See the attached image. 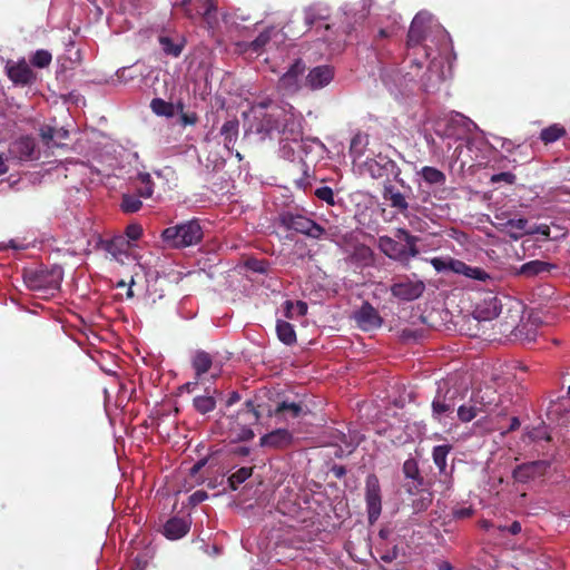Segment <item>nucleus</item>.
Segmentation results:
<instances>
[{
  "label": "nucleus",
  "instance_id": "obj_1",
  "mask_svg": "<svg viewBox=\"0 0 570 570\" xmlns=\"http://www.w3.org/2000/svg\"><path fill=\"white\" fill-rule=\"evenodd\" d=\"M255 131L263 137L279 138V141L299 142L303 138L302 118L286 108L267 99L254 108Z\"/></svg>",
  "mask_w": 570,
  "mask_h": 570
},
{
  "label": "nucleus",
  "instance_id": "obj_2",
  "mask_svg": "<svg viewBox=\"0 0 570 570\" xmlns=\"http://www.w3.org/2000/svg\"><path fill=\"white\" fill-rule=\"evenodd\" d=\"M203 236L204 232L197 218L167 227L161 233L163 240L175 248L196 245L202 242Z\"/></svg>",
  "mask_w": 570,
  "mask_h": 570
},
{
  "label": "nucleus",
  "instance_id": "obj_3",
  "mask_svg": "<svg viewBox=\"0 0 570 570\" xmlns=\"http://www.w3.org/2000/svg\"><path fill=\"white\" fill-rule=\"evenodd\" d=\"M396 237L403 238L406 244L402 245L390 236H380L379 238V247L387 257L393 259H404L407 257H415L419 254V248L416 246L419 238L416 236L411 235L404 228H399L396 229Z\"/></svg>",
  "mask_w": 570,
  "mask_h": 570
},
{
  "label": "nucleus",
  "instance_id": "obj_4",
  "mask_svg": "<svg viewBox=\"0 0 570 570\" xmlns=\"http://www.w3.org/2000/svg\"><path fill=\"white\" fill-rule=\"evenodd\" d=\"M360 168L362 174H367L373 179H383L385 183L391 181V178H393L402 187L405 186L399 165L382 154H379L376 158L366 159Z\"/></svg>",
  "mask_w": 570,
  "mask_h": 570
},
{
  "label": "nucleus",
  "instance_id": "obj_5",
  "mask_svg": "<svg viewBox=\"0 0 570 570\" xmlns=\"http://www.w3.org/2000/svg\"><path fill=\"white\" fill-rule=\"evenodd\" d=\"M23 281L27 287L36 292L56 291L62 281V269L58 266L26 271Z\"/></svg>",
  "mask_w": 570,
  "mask_h": 570
},
{
  "label": "nucleus",
  "instance_id": "obj_6",
  "mask_svg": "<svg viewBox=\"0 0 570 570\" xmlns=\"http://www.w3.org/2000/svg\"><path fill=\"white\" fill-rule=\"evenodd\" d=\"M259 419V413L255 409L253 401L245 403V409L237 413V416H228V430L230 434L238 441H248L254 438L253 430L248 426L253 421Z\"/></svg>",
  "mask_w": 570,
  "mask_h": 570
},
{
  "label": "nucleus",
  "instance_id": "obj_7",
  "mask_svg": "<svg viewBox=\"0 0 570 570\" xmlns=\"http://www.w3.org/2000/svg\"><path fill=\"white\" fill-rule=\"evenodd\" d=\"M279 223L288 230H294L314 239H320L325 234V229L321 225L302 214L282 213Z\"/></svg>",
  "mask_w": 570,
  "mask_h": 570
},
{
  "label": "nucleus",
  "instance_id": "obj_8",
  "mask_svg": "<svg viewBox=\"0 0 570 570\" xmlns=\"http://www.w3.org/2000/svg\"><path fill=\"white\" fill-rule=\"evenodd\" d=\"M8 157L19 161H29L38 159L36 139L29 135L20 136L10 142L8 148Z\"/></svg>",
  "mask_w": 570,
  "mask_h": 570
},
{
  "label": "nucleus",
  "instance_id": "obj_9",
  "mask_svg": "<svg viewBox=\"0 0 570 570\" xmlns=\"http://www.w3.org/2000/svg\"><path fill=\"white\" fill-rule=\"evenodd\" d=\"M365 500L370 523H374L382 512V497L379 479L370 474L365 482Z\"/></svg>",
  "mask_w": 570,
  "mask_h": 570
},
{
  "label": "nucleus",
  "instance_id": "obj_10",
  "mask_svg": "<svg viewBox=\"0 0 570 570\" xmlns=\"http://www.w3.org/2000/svg\"><path fill=\"white\" fill-rule=\"evenodd\" d=\"M425 289L422 281H413L409 277H402L391 285V293L400 301H414L419 298Z\"/></svg>",
  "mask_w": 570,
  "mask_h": 570
},
{
  "label": "nucleus",
  "instance_id": "obj_11",
  "mask_svg": "<svg viewBox=\"0 0 570 570\" xmlns=\"http://www.w3.org/2000/svg\"><path fill=\"white\" fill-rule=\"evenodd\" d=\"M354 321L361 330L366 332L380 328L383 323L377 309L368 302H364L361 307L354 312Z\"/></svg>",
  "mask_w": 570,
  "mask_h": 570
},
{
  "label": "nucleus",
  "instance_id": "obj_12",
  "mask_svg": "<svg viewBox=\"0 0 570 570\" xmlns=\"http://www.w3.org/2000/svg\"><path fill=\"white\" fill-rule=\"evenodd\" d=\"M306 67L302 59L295 60L288 70L279 78L278 87L286 94H295L299 90V77Z\"/></svg>",
  "mask_w": 570,
  "mask_h": 570
},
{
  "label": "nucleus",
  "instance_id": "obj_13",
  "mask_svg": "<svg viewBox=\"0 0 570 570\" xmlns=\"http://www.w3.org/2000/svg\"><path fill=\"white\" fill-rule=\"evenodd\" d=\"M6 70L8 78L18 86L31 85L36 79L35 72L24 59L16 63L9 61L6 66Z\"/></svg>",
  "mask_w": 570,
  "mask_h": 570
},
{
  "label": "nucleus",
  "instance_id": "obj_14",
  "mask_svg": "<svg viewBox=\"0 0 570 570\" xmlns=\"http://www.w3.org/2000/svg\"><path fill=\"white\" fill-rule=\"evenodd\" d=\"M495 218L500 220L498 223V228L515 240L529 233V222L527 218L520 217L504 219L503 214H495Z\"/></svg>",
  "mask_w": 570,
  "mask_h": 570
},
{
  "label": "nucleus",
  "instance_id": "obj_15",
  "mask_svg": "<svg viewBox=\"0 0 570 570\" xmlns=\"http://www.w3.org/2000/svg\"><path fill=\"white\" fill-rule=\"evenodd\" d=\"M333 78V67L328 65L317 66L307 73L305 85L312 90H318L327 86Z\"/></svg>",
  "mask_w": 570,
  "mask_h": 570
},
{
  "label": "nucleus",
  "instance_id": "obj_16",
  "mask_svg": "<svg viewBox=\"0 0 570 570\" xmlns=\"http://www.w3.org/2000/svg\"><path fill=\"white\" fill-rule=\"evenodd\" d=\"M453 396L449 395V391L442 392V387L439 386L436 395L432 401V417L442 423L446 414L452 413L454 409Z\"/></svg>",
  "mask_w": 570,
  "mask_h": 570
},
{
  "label": "nucleus",
  "instance_id": "obj_17",
  "mask_svg": "<svg viewBox=\"0 0 570 570\" xmlns=\"http://www.w3.org/2000/svg\"><path fill=\"white\" fill-rule=\"evenodd\" d=\"M131 245L129 240L120 235L115 236L110 240L106 242L105 249L111 256L112 259L124 264L125 258L129 257Z\"/></svg>",
  "mask_w": 570,
  "mask_h": 570
},
{
  "label": "nucleus",
  "instance_id": "obj_18",
  "mask_svg": "<svg viewBox=\"0 0 570 570\" xmlns=\"http://www.w3.org/2000/svg\"><path fill=\"white\" fill-rule=\"evenodd\" d=\"M383 198L389 202L390 206L396 209L400 214H405L409 210V203L404 194L399 191L391 181H385L382 190Z\"/></svg>",
  "mask_w": 570,
  "mask_h": 570
},
{
  "label": "nucleus",
  "instance_id": "obj_19",
  "mask_svg": "<svg viewBox=\"0 0 570 570\" xmlns=\"http://www.w3.org/2000/svg\"><path fill=\"white\" fill-rule=\"evenodd\" d=\"M189 528L190 520L188 518L174 517L165 523L163 533L170 540H178L189 531Z\"/></svg>",
  "mask_w": 570,
  "mask_h": 570
},
{
  "label": "nucleus",
  "instance_id": "obj_20",
  "mask_svg": "<svg viewBox=\"0 0 570 570\" xmlns=\"http://www.w3.org/2000/svg\"><path fill=\"white\" fill-rule=\"evenodd\" d=\"M293 441L292 433L286 429H277L261 438V445L282 449L288 446Z\"/></svg>",
  "mask_w": 570,
  "mask_h": 570
},
{
  "label": "nucleus",
  "instance_id": "obj_21",
  "mask_svg": "<svg viewBox=\"0 0 570 570\" xmlns=\"http://www.w3.org/2000/svg\"><path fill=\"white\" fill-rule=\"evenodd\" d=\"M348 261L357 267H368L374 263V253L370 246L356 244L348 255Z\"/></svg>",
  "mask_w": 570,
  "mask_h": 570
},
{
  "label": "nucleus",
  "instance_id": "obj_22",
  "mask_svg": "<svg viewBox=\"0 0 570 570\" xmlns=\"http://www.w3.org/2000/svg\"><path fill=\"white\" fill-rule=\"evenodd\" d=\"M451 267H453V273L464 275L471 279L485 281L490 278L489 274L484 269L470 266L460 259H458V263H453Z\"/></svg>",
  "mask_w": 570,
  "mask_h": 570
},
{
  "label": "nucleus",
  "instance_id": "obj_23",
  "mask_svg": "<svg viewBox=\"0 0 570 570\" xmlns=\"http://www.w3.org/2000/svg\"><path fill=\"white\" fill-rule=\"evenodd\" d=\"M274 413L284 420H289L305 414V409L301 403L283 401L277 404Z\"/></svg>",
  "mask_w": 570,
  "mask_h": 570
},
{
  "label": "nucleus",
  "instance_id": "obj_24",
  "mask_svg": "<svg viewBox=\"0 0 570 570\" xmlns=\"http://www.w3.org/2000/svg\"><path fill=\"white\" fill-rule=\"evenodd\" d=\"M239 124L237 119L227 120L220 128V135L224 138V146L228 150H232L238 138Z\"/></svg>",
  "mask_w": 570,
  "mask_h": 570
},
{
  "label": "nucleus",
  "instance_id": "obj_25",
  "mask_svg": "<svg viewBox=\"0 0 570 570\" xmlns=\"http://www.w3.org/2000/svg\"><path fill=\"white\" fill-rule=\"evenodd\" d=\"M556 266L543 262V261H530L528 263H524L521 267L519 273L527 277H533L543 273H549L552 268Z\"/></svg>",
  "mask_w": 570,
  "mask_h": 570
},
{
  "label": "nucleus",
  "instance_id": "obj_26",
  "mask_svg": "<svg viewBox=\"0 0 570 570\" xmlns=\"http://www.w3.org/2000/svg\"><path fill=\"white\" fill-rule=\"evenodd\" d=\"M327 19L328 10L324 7L313 4L304 10V22L309 28Z\"/></svg>",
  "mask_w": 570,
  "mask_h": 570
},
{
  "label": "nucleus",
  "instance_id": "obj_27",
  "mask_svg": "<svg viewBox=\"0 0 570 570\" xmlns=\"http://www.w3.org/2000/svg\"><path fill=\"white\" fill-rule=\"evenodd\" d=\"M158 42L161 47V50L166 56H170L174 58H177L181 55L184 48H185V40L181 39L179 41H174L168 36H159Z\"/></svg>",
  "mask_w": 570,
  "mask_h": 570
},
{
  "label": "nucleus",
  "instance_id": "obj_28",
  "mask_svg": "<svg viewBox=\"0 0 570 570\" xmlns=\"http://www.w3.org/2000/svg\"><path fill=\"white\" fill-rule=\"evenodd\" d=\"M423 180L429 185L442 186L446 181V176L440 169L432 166H424L419 173Z\"/></svg>",
  "mask_w": 570,
  "mask_h": 570
},
{
  "label": "nucleus",
  "instance_id": "obj_29",
  "mask_svg": "<svg viewBox=\"0 0 570 570\" xmlns=\"http://www.w3.org/2000/svg\"><path fill=\"white\" fill-rule=\"evenodd\" d=\"M567 134L566 128L559 124L550 125L547 128H543L540 132V139L544 145L552 144L559 140Z\"/></svg>",
  "mask_w": 570,
  "mask_h": 570
},
{
  "label": "nucleus",
  "instance_id": "obj_30",
  "mask_svg": "<svg viewBox=\"0 0 570 570\" xmlns=\"http://www.w3.org/2000/svg\"><path fill=\"white\" fill-rule=\"evenodd\" d=\"M451 450L452 446L450 444H442L433 448V462L441 473H444L446 471V459Z\"/></svg>",
  "mask_w": 570,
  "mask_h": 570
},
{
  "label": "nucleus",
  "instance_id": "obj_31",
  "mask_svg": "<svg viewBox=\"0 0 570 570\" xmlns=\"http://www.w3.org/2000/svg\"><path fill=\"white\" fill-rule=\"evenodd\" d=\"M368 145V135L363 132H357L351 140L350 154L356 159L364 155L365 149Z\"/></svg>",
  "mask_w": 570,
  "mask_h": 570
},
{
  "label": "nucleus",
  "instance_id": "obj_32",
  "mask_svg": "<svg viewBox=\"0 0 570 570\" xmlns=\"http://www.w3.org/2000/svg\"><path fill=\"white\" fill-rule=\"evenodd\" d=\"M276 333L283 343L291 345L296 341L294 326L286 321H278L276 324Z\"/></svg>",
  "mask_w": 570,
  "mask_h": 570
},
{
  "label": "nucleus",
  "instance_id": "obj_33",
  "mask_svg": "<svg viewBox=\"0 0 570 570\" xmlns=\"http://www.w3.org/2000/svg\"><path fill=\"white\" fill-rule=\"evenodd\" d=\"M150 109L157 116H164L167 118H171L175 116V105L168 101H165L161 98H154L150 101Z\"/></svg>",
  "mask_w": 570,
  "mask_h": 570
},
{
  "label": "nucleus",
  "instance_id": "obj_34",
  "mask_svg": "<svg viewBox=\"0 0 570 570\" xmlns=\"http://www.w3.org/2000/svg\"><path fill=\"white\" fill-rule=\"evenodd\" d=\"M424 39V29L423 26L416 16L410 27L407 32V46L414 47L421 43Z\"/></svg>",
  "mask_w": 570,
  "mask_h": 570
},
{
  "label": "nucleus",
  "instance_id": "obj_35",
  "mask_svg": "<svg viewBox=\"0 0 570 570\" xmlns=\"http://www.w3.org/2000/svg\"><path fill=\"white\" fill-rule=\"evenodd\" d=\"M306 313L307 304L303 301H297L295 303H293L292 301H286L284 303V315L286 318L304 316Z\"/></svg>",
  "mask_w": 570,
  "mask_h": 570
},
{
  "label": "nucleus",
  "instance_id": "obj_36",
  "mask_svg": "<svg viewBox=\"0 0 570 570\" xmlns=\"http://www.w3.org/2000/svg\"><path fill=\"white\" fill-rule=\"evenodd\" d=\"M342 442L344 444V449L340 446V452H335L336 455H342L343 453L350 454L354 451V449L360 444L362 438L356 432L348 431V435L341 433Z\"/></svg>",
  "mask_w": 570,
  "mask_h": 570
},
{
  "label": "nucleus",
  "instance_id": "obj_37",
  "mask_svg": "<svg viewBox=\"0 0 570 570\" xmlns=\"http://www.w3.org/2000/svg\"><path fill=\"white\" fill-rule=\"evenodd\" d=\"M142 207L140 197L134 194H124L121 197L120 208L126 214L138 212Z\"/></svg>",
  "mask_w": 570,
  "mask_h": 570
},
{
  "label": "nucleus",
  "instance_id": "obj_38",
  "mask_svg": "<svg viewBox=\"0 0 570 570\" xmlns=\"http://www.w3.org/2000/svg\"><path fill=\"white\" fill-rule=\"evenodd\" d=\"M479 412H481V409L469 401L458 407L456 415L462 423H469L476 417Z\"/></svg>",
  "mask_w": 570,
  "mask_h": 570
},
{
  "label": "nucleus",
  "instance_id": "obj_39",
  "mask_svg": "<svg viewBox=\"0 0 570 570\" xmlns=\"http://www.w3.org/2000/svg\"><path fill=\"white\" fill-rule=\"evenodd\" d=\"M193 404L197 412L206 414L214 411L216 400L213 395H200L194 399Z\"/></svg>",
  "mask_w": 570,
  "mask_h": 570
},
{
  "label": "nucleus",
  "instance_id": "obj_40",
  "mask_svg": "<svg viewBox=\"0 0 570 570\" xmlns=\"http://www.w3.org/2000/svg\"><path fill=\"white\" fill-rule=\"evenodd\" d=\"M537 465V462H532L517 466L513 471V478L519 482H527L533 476Z\"/></svg>",
  "mask_w": 570,
  "mask_h": 570
},
{
  "label": "nucleus",
  "instance_id": "obj_41",
  "mask_svg": "<svg viewBox=\"0 0 570 570\" xmlns=\"http://www.w3.org/2000/svg\"><path fill=\"white\" fill-rule=\"evenodd\" d=\"M250 475H252V468L243 466V468L238 469L236 472H234L228 478V484H229L230 489L236 490L238 488V485L242 484L243 482H245L247 479H249Z\"/></svg>",
  "mask_w": 570,
  "mask_h": 570
},
{
  "label": "nucleus",
  "instance_id": "obj_42",
  "mask_svg": "<svg viewBox=\"0 0 570 570\" xmlns=\"http://www.w3.org/2000/svg\"><path fill=\"white\" fill-rule=\"evenodd\" d=\"M489 392L493 394L490 390H487L485 392L481 390L473 391L469 400L470 403L475 404L481 409V411H483L487 405H490L493 402V400L488 395Z\"/></svg>",
  "mask_w": 570,
  "mask_h": 570
},
{
  "label": "nucleus",
  "instance_id": "obj_43",
  "mask_svg": "<svg viewBox=\"0 0 570 570\" xmlns=\"http://www.w3.org/2000/svg\"><path fill=\"white\" fill-rule=\"evenodd\" d=\"M52 56L48 50H37L30 59L32 66L37 68H46L51 63Z\"/></svg>",
  "mask_w": 570,
  "mask_h": 570
},
{
  "label": "nucleus",
  "instance_id": "obj_44",
  "mask_svg": "<svg viewBox=\"0 0 570 570\" xmlns=\"http://www.w3.org/2000/svg\"><path fill=\"white\" fill-rule=\"evenodd\" d=\"M275 31L273 27L262 31L252 42L250 49L255 52L261 51L271 40L272 33Z\"/></svg>",
  "mask_w": 570,
  "mask_h": 570
},
{
  "label": "nucleus",
  "instance_id": "obj_45",
  "mask_svg": "<svg viewBox=\"0 0 570 570\" xmlns=\"http://www.w3.org/2000/svg\"><path fill=\"white\" fill-rule=\"evenodd\" d=\"M453 263H458V259L452 258V257H448V258L433 257L431 259V265L438 273L448 272V271L453 272V267H451L453 265Z\"/></svg>",
  "mask_w": 570,
  "mask_h": 570
},
{
  "label": "nucleus",
  "instance_id": "obj_46",
  "mask_svg": "<svg viewBox=\"0 0 570 570\" xmlns=\"http://www.w3.org/2000/svg\"><path fill=\"white\" fill-rule=\"evenodd\" d=\"M193 367L196 372L197 380H203V376L212 368V358H194Z\"/></svg>",
  "mask_w": 570,
  "mask_h": 570
},
{
  "label": "nucleus",
  "instance_id": "obj_47",
  "mask_svg": "<svg viewBox=\"0 0 570 570\" xmlns=\"http://www.w3.org/2000/svg\"><path fill=\"white\" fill-rule=\"evenodd\" d=\"M39 135H40V137L42 139V142L47 147H59L60 146L59 144H57L55 141L53 127H51V126H42L40 128Z\"/></svg>",
  "mask_w": 570,
  "mask_h": 570
},
{
  "label": "nucleus",
  "instance_id": "obj_48",
  "mask_svg": "<svg viewBox=\"0 0 570 570\" xmlns=\"http://www.w3.org/2000/svg\"><path fill=\"white\" fill-rule=\"evenodd\" d=\"M517 181V176L511 171H503L494 174L490 178L491 184L504 183L507 185H513Z\"/></svg>",
  "mask_w": 570,
  "mask_h": 570
},
{
  "label": "nucleus",
  "instance_id": "obj_49",
  "mask_svg": "<svg viewBox=\"0 0 570 570\" xmlns=\"http://www.w3.org/2000/svg\"><path fill=\"white\" fill-rule=\"evenodd\" d=\"M314 195L331 206L335 204L333 189L328 186L317 188Z\"/></svg>",
  "mask_w": 570,
  "mask_h": 570
},
{
  "label": "nucleus",
  "instance_id": "obj_50",
  "mask_svg": "<svg viewBox=\"0 0 570 570\" xmlns=\"http://www.w3.org/2000/svg\"><path fill=\"white\" fill-rule=\"evenodd\" d=\"M403 472L407 479L416 480L419 478V468L413 459H409L403 464Z\"/></svg>",
  "mask_w": 570,
  "mask_h": 570
},
{
  "label": "nucleus",
  "instance_id": "obj_51",
  "mask_svg": "<svg viewBox=\"0 0 570 570\" xmlns=\"http://www.w3.org/2000/svg\"><path fill=\"white\" fill-rule=\"evenodd\" d=\"M246 266L252 269L253 272L265 274L268 269V263L264 259H248L246 262Z\"/></svg>",
  "mask_w": 570,
  "mask_h": 570
},
{
  "label": "nucleus",
  "instance_id": "obj_52",
  "mask_svg": "<svg viewBox=\"0 0 570 570\" xmlns=\"http://www.w3.org/2000/svg\"><path fill=\"white\" fill-rule=\"evenodd\" d=\"M142 235V228L138 224H131L126 227L125 237L130 240H137Z\"/></svg>",
  "mask_w": 570,
  "mask_h": 570
},
{
  "label": "nucleus",
  "instance_id": "obj_53",
  "mask_svg": "<svg viewBox=\"0 0 570 570\" xmlns=\"http://www.w3.org/2000/svg\"><path fill=\"white\" fill-rule=\"evenodd\" d=\"M534 234H540L546 239H549L550 238V227L547 224L532 225V226L529 225L528 235H534Z\"/></svg>",
  "mask_w": 570,
  "mask_h": 570
},
{
  "label": "nucleus",
  "instance_id": "obj_54",
  "mask_svg": "<svg viewBox=\"0 0 570 570\" xmlns=\"http://www.w3.org/2000/svg\"><path fill=\"white\" fill-rule=\"evenodd\" d=\"M198 121V116L196 112H181L180 115V124L183 126H194Z\"/></svg>",
  "mask_w": 570,
  "mask_h": 570
},
{
  "label": "nucleus",
  "instance_id": "obj_55",
  "mask_svg": "<svg viewBox=\"0 0 570 570\" xmlns=\"http://www.w3.org/2000/svg\"><path fill=\"white\" fill-rule=\"evenodd\" d=\"M207 498H208V494L205 491L198 490V491H195L190 495L189 500H190L191 504H199V503L204 502L205 500H207Z\"/></svg>",
  "mask_w": 570,
  "mask_h": 570
},
{
  "label": "nucleus",
  "instance_id": "obj_56",
  "mask_svg": "<svg viewBox=\"0 0 570 570\" xmlns=\"http://www.w3.org/2000/svg\"><path fill=\"white\" fill-rule=\"evenodd\" d=\"M205 11L203 13L204 16V19L209 22V19L212 17V13L215 12L217 10V7L214 2V0H206L205 1Z\"/></svg>",
  "mask_w": 570,
  "mask_h": 570
},
{
  "label": "nucleus",
  "instance_id": "obj_57",
  "mask_svg": "<svg viewBox=\"0 0 570 570\" xmlns=\"http://www.w3.org/2000/svg\"><path fill=\"white\" fill-rule=\"evenodd\" d=\"M137 193L140 198H149L153 196V193H154V184H149V185H142V187L138 188L137 189Z\"/></svg>",
  "mask_w": 570,
  "mask_h": 570
},
{
  "label": "nucleus",
  "instance_id": "obj_58",
  "mask_svg": "<svg viewBox=\"0 0 570 570\" xmlns=\"http://www.w3.org/2000/svg\"><path fill=\"white\" fill-rule=\"evenodd\" d=\"M500 141H501V145H500L501 148L504 149L507 153L511 154L514 151L517 145L512 140H510L508 138H500Z\"/></svg>",
  "mask_w": 570,
  "mask_h": 570
},
{
  "label": "nucleus",
  "instance_id": "obj_59",
  "mask_svg": "<svg viewBox=\"0 0 570 570\" xmlns=\"http://www.w3.org/2000/svg\"><path fill=\"white\" fill-rule=\"evenodd\" d=\"M453 515L456 519L469 518L472 515V509L471 508L456 509V510H454Z\"/></svg>",
  "mask_w": 570,
  "mask_h": 570
},
{
  "label": "nucleus",
  "instance_id": "obj_60",
  "mask_svg": "<svg viewBox=\"0 0 570 570\" xmlns=\"http://www.w3.org/2000/svg\"><path fill=\"white\" fill-rule=\"evenodd\" d=\"M53 134H55V139H58V140H66L69 137V131L67 129H65L63 127H61V128L53 127Z\"/></svg>",
  "mask_w": 570,
  "mask_h": 570
},
{
  "label": "nucleus",
  "instance_id": "obj_61",
  "mask_svg": "<svg viewBox=\"0 0 570 570\" xmlns=\"http://www.w3.org/2000/svg\"><path fill=\"white\" fill-rule=\"evenodd\" d=\"M191 1L193 0H180L179 2H177V6L180 7L184 10V13L187 17H193L191 10L189 8V4H190Z\"/></svg>",
  "mask_w": 570,
  "mask_h": 570
},
{
  "label": "nucleus",
  "instance_id": "obj_62",
  "mask_svg": "<svg viewBox=\"0 0 570 570\" xmlns=\"http://www.w3.org/2000/svg\"><path fill=\"white\" fill-rule=\"evenodd\" d=\"M240 400V395L238 392L234 391L229 394L227 401H226V405L227 406H232L234 405L235 403H237L238 401Z\"/></svg>",
  "mask_w": 570,
  "mask_h": 570
},
{
  "label": "nucleus",
  "instance_id": "obj_63",
  "mask_svg": "<svg viewBox=\"0 0 570 570\" xmlns=\"http://www.w3.org/2000/svg\"><path fill=\"white\" fill-rule=\"evenodd\" d=\"M520 428V421L517 416L512 417L511 419V423H510V426L507 431H503L501 434L502 435H505L507 433L511 432V431H514L517 429Z\"/></svg>",
  "mask_w": 570,
  "mask_h": 570
},
{
  "label": "nucleus",
  "instance_id": "obj_64",
  "mask_svg": "<svg viewBox=\"0 0 570 570\" xmlns=\"http://www.w3.org/2000/svg\"><path fill=\"white\" fill-rule=\"evenodd\" d=\"M138 179L140 180V183L142 185H149V184H154L153 180H151V177L148 173H139L138 174Z\"/></svg>",
  "mask_w": 570,
  "mask_h": 570
}]
</instances>
